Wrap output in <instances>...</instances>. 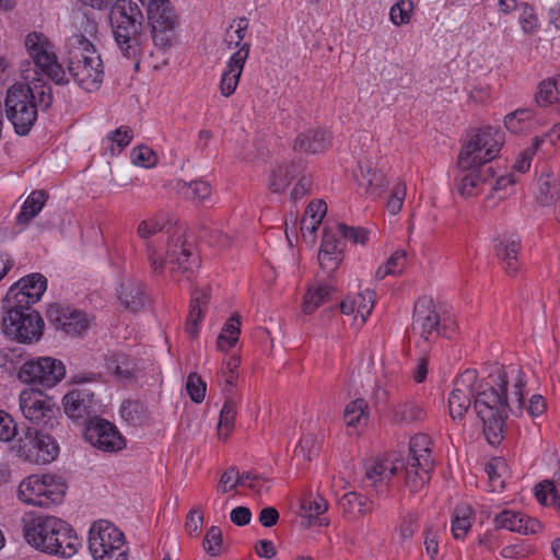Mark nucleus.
I'll use <instances>...</instances> for the list:
<instances>
[{
  "mask_svg": "<svg viewBox=\"0 0 560 560\" xmlns=\"http://www.w3.org/2000/svg\"><path fill=\"white\" fill-rule=\"evenodd\" d=\"M133 164L142 167H152L158 162V156L149 147L139 145L131 152Z\"/></svg>",
  "mask_w": 560,
  "mask_h": 560,
  "instance_id": "nucleus-53",
  "label": "nucleus"
},
{
  "mask_svg": "<svg viewBox=\"0 0 560 560\" xmlns=\"http://www.w3.org/2000/svg\"><path fill=\"white\" fill-rule=\"evenodd\" d=\"M68 72L75 83L86 92L100 89L103 78V62L94 45L83 35L73 34L68 38Z\"/></svg>",
  "mask_w": 560,
  "mask_h": 560,
  "instance_id": "nucleus-5",
  "label": "nucleus"
},
{
  "mask_svg": "<svg viewBox=\"0 0 560 560\" xmlns=\"http://www.w3.org/2000/svg\"><path fill=\"white\" fill-rule=\"evenodd\" d=\"M65 413L72 420L89 421L97 417V402L94 393L85 387L70 389L62 398Z\"/></svg>",
  "mask_w": 560,
  "mask_h": 560,
  "instance_id": "nucleus-19",
  "label": "nucleus"
},
{
  "mask_svg": "<svg viewBox=\"0 0 560 560\" xmlns=\"http://www.w3.org/2000/svg\"><path fill=\"white\" fill-rule=\"evenodd\" d=\"M66 368L61 361L45 357L25 362L19 377L25 383H37L45 387H51L62 380Z\"/></svg>",
  "mask_w": 560,
  "mask_h": 560,
  "instance_id": "nucleus-15",
  "label": "nucleus"
},
{
  "mask_svg": "<svg viewBox=\"0 0 560 560\" xmlns=\"http://www.w3.org/2000/svg\"><path fill=\"white\" fill-rule=\"evenodd\" d=\"M375 303V292L364 290L353 296H347L340 303V310L345 315H353V325L361 327L371 315Z\"/></svg>",
  "mask_w": 560,
  "mask_h": 560,
  "instance_id": "nucleus-23",
  "label": "nucleus"
},
{
  "mask_svg": "<svg viewBox=\"0 0 560 560\" xmlns=\"http://www.w3.org/2000/svg\"><path fill=\"white\" fill-rule=\"evenodd\" d=\"M504 142L503 132L495 127L485 126L472 130L464 143L457 160L460 170L490 166Z\"/></svg>",
  "mask_w": 560,
  "mask_h": 560,
  "instance_id": "nucleus-7",
  "label": "nucleus"
},
{
  "mask_svg": "<svg viewBox=\"0 0 560 560\" xmlns=\"http://www.w3.org/2000/svg\"><path fill=\"white\" fill-rule=\"evenodd\" d=\"M66 490L65 480L59 476L32 475L20 483L19 498L31 505L49 508L62 501Z\"/></svg>",
  "mask_w": 560,
  "mask_h": 560,
  "instance_id": "nucleus-12",
  "label": "nucleus"
},
{
  "mask_svg": "<svg viewBox=\"0 0 560 560\" xmlns=\"http://www.w3.org/2000/svg\"><path fill=\"white\" fill-rule=\"evenodd\" d=\"M203 524V516L200 511L194 509L191 510L186 517L185 522V530L190 536H197L199 534L200 528Z\"/></svg>",
  "mask_w": 560,
  "mask_h": 560,
  "instance_id": "nucleus-64",
  "label": "nucleus"
},
{
  "mask_svg": "<svg viewBox=\"0 0 560 560\" xmlns=\"http://www.w3.org/2000/svg\"><path fill=\"white\" fill-rule=\"evenodd\" d=\"M51 103V86L42 78H35L28 84L16 83L7 91V118L18 135L26 136L37 119L38 108L47 109Z\"/></svg>",
  "mask_w": 560,
  "mask_h": 560,
  "instance_id": "nucleus-3",
  "label": "nucleus"
},
{
  "mask_svg": "<svg viewBox=\"0 0 560 560\" xmlns=\"http://www.w3.org/2000/svg\"><path fill=\"white\" fill-rule=\"evenodd\" d=\"M409 462L424 463L428 462L429 466H434L431 457V440L425 434H417L410 439L409 442Z\"/></svg>",
  "mask_w": 560,
  "mask_h": 560,
  "instance_id": "nucleus-39",
  "label": "nucleus"
},
{
  "mask_svg": "<svg viewBox=\"0 0 560 560\" xmlns=\"http://www.w3.org/2000/svg\"><path fill=\"white\" fill-rule=\"evenodd\" d=\"M520 247V241L514 238H502L495 245L497 256L501 259L503 268L509 275L515 273L518 269L517 253Z\"/></svg>",
  "mask_w": 560,
  "mask_h": 560,
  "instance_id": "nucleus-32",
  "label": "nucleus"
},
{
  "mask_svg": "<svg viewBox=\"0 0 560 560\" xmlns=\"http://www.w3.org/2000/svg\"><path fill=\"white\" fill-rule=\"evenodd\" d=\"M21 524L25 541L40 552L70 558L81 546L72 527L59 517L28 513Z\"/></svg>",
  "mask_w": 560,
  "mask_h": 560,
  "instance_id": "nucleus-2",
  "label": "nucleus"
},
{
  "mask_svg": "<svg viewBox=\"0 0 560 560\" xmlns=\"http://www.w3.org/2000/svg\"><path fill=\"white\" fill-rule=\"evenodd\" d=\"M50 322L69 335H78L88 328L89 320L86 315L78 310L70 307L52 306L48 311Z\"/></svg>",
  "mask_w": 560,
  "mask_h": 560,
  "instance_id": "nucleus-22",
  "label": "nucleus"
},
{
  "mask_svg": "<svg viewBox=\"0 0 560 560\" xmlns=\"http://www.w3.org/2000/svg\"><path fill=\"white\" fill-rule=\"evenodd\" d=\"M343 244L340 238L337 237V233L326 231L323 236L322 246L319 252L328 254H340L342 255Z\"/></svg>",
  "mask_w": 560,
  "mask_h": 560,
  "instance_id": "nucleus-59",
  "label": "nucleus"
},
{
  "mask_svg": "<svg viewBox=\"0 0 560 560\" xmlns=\"http://www.w3.org/2000/svg\"><path fill=\"white\" fill-rule=\"evenodd\" d=\"M412 329L421 338L423 351L428 350L430 342L441 336L440 315L432 300L422 298L417 301L413 310Z\"/></svg>",
  "mask_w": 560,
  "mask_h": 560,
  "instance_id": "nucleus-16",
  "label": "nucleus"
},
{
  "mask_svg": "<svg viewBox=\"0 0 560 560\" xmlns=\"http://www.w3.org/2000/svg\"><path fill=\"white\" fill-rule=\"evenodd\" d=\"M164 234L165 237V255L153 241H149L147 246V257L150 268L154 275H161L164 271L165 264L170 265V272L176 279L177 273H190L198 268V257L191 242H188L184 231L180 229L168 228Z\"/></svg>",
  "mask_w": 560,
  "mask_h": 560,
  "instance_id": "nucleus-4",
  "label": "nucleus"
},
{
  "mask_svg": "<svg viewBox=\"0 0 560 560\" xmlns=\"http://www.w3.org/2000/svg\"><path fill=\"white\" fill-rule=\"evenodd\" d=\"M20 409L27 420L38 424L52 418L56 405L42 390L25 388L20 394Z\"/></svg>",
  "mask_w": 560,
  "mask_h": 560,
  "instance_id": "nucleus-18",
  "label": "nucleus"
},
{
  "mask_svg": "<svg viewBox=\"0 0 560 560\" xmlns=\"http://www.w3.org/2000/svg\"><path fill=\"white\" fill-rule=\"evenodd\" d=\"M301 508L303 510V516L313 520L324 514L328 509V504L324 498L317 495L304 500Z\"/></svg>",
  "mask_w": 560,
  "mask_h": 560,
  "instance_id": "nucleus-51",
  "label": "nucleus"
},
{
  "mask_svg": "<svg viewBox=\"0 0 560 560\" xmlns=\"http://www.w3.org/2000/svg\"><path fill=\"white\" fill-rule=\"evenodd\" d=\"M1 319L2 332L22 343L38 341L43 336L44 320L38 312L30 306L4 302Z\"/></svg>",
  "mask_w": 560,
  "mask_h": 560,
  "instance_id": "nucleus-9",
  "label": "nucleus"
},
{
  "mask_svg": "<svg viewBox=\"0 0 560 560\" xmlns=\"http://www.w3.org/2000/svg\"><path fill=\"white\" fill-rule=\"evenodd\" d=\"M18 453L26 462L48 464L57 458L59 446L50 435L27 428L24 436L19 439Z\"/></svg>",
  "mask_w": 560,
  "mask_h": 560,
  "instance_id": "nucleus-13",
  "label": "nucleus"
},
{
  "mask_svg": "<svg viewBox=\"0 0 560 560\" xmlns=\"http://www.w3.org/2000/svg\"><path fill=\"white\" fill-rule=\"evenodd\" d=\"M368 417V404L364 399H355L349 402L343 412V419L349 427L357 425Z\"/></svg>",
  "mask_w": 560,
  "mask_h": 560,
  "instance_id": "nucleus-47",
  "label": "nucleus"
},
{
  "mask_svg": "<svg viewBox=\"0 0 560 560\" xmlns=\"http://www.w3.org/2000/svg\"><path fill=\"white\" fill-rule=\"evenodd\" d=\"M560 196V179L551 172L541 173L536 180L535 199L542 206L553 205Z\"/></svg>",
  "mask_w": 560,
  "mask_h": 560,
  "instance_id": "nucleus-28",
  "label": "nucleus"
},
{
  "mask_svg": "<svg viewBox=\"0 0 560 560\" xmlns=\"http://www.w3.org/2000/svg\"><path fill=\"white\" fill-rule=\"evenodd\" d=\"M334 290L335 288L329 284L317 283L311 287L304 295L302 306L303 313H314L315 310H317L320 305L329 300V296Z\"/></svg>",
  "mask_w": 560,
  "mask_h": 560,
  "instance_id": "nucleus-34",
  "label": "nucleus"
},
{
  "mask_svg": "<svg viewBox=\"0 0 560 560\" xmlns=\"http://www.w3.org/2000/svg\"><path fill=\"white\" fill-rule=\"evenodd\" d=\"M536 101L540 106H548L556 102H560L557 80L542 81L538 86Z\"/></svg>",
  "mask_w": 560,
  "mask_h": 560,
  "instance_id": "nucleus-48",
  "label": "nucleus"
},
{
  "mask_svg": "<svg viewBox=\"0 0 560 560\" xmlns=\"http://www.w3.org/2000/svg\"><path fill=\"white\" fill-rule=\"evenodd\" d=\"M203 311L200 306L190 303L189 314L186 324L187 332L195 338L199 332V323L202 319Z\"/></svg>",
  "mask_w": 560,
  "mask_h": 560,
  "instance_id": "nucleus-63",
  "label": "nucleus"
},
{
  "mask_svg": "<svg viewBox=\"0 0 560 560\" xmlns=\"http://www.w3.org/2000/svg\"><path fill=\"white\" fill-rule=\"evenodd\" d=\"M119 413L127 423L133 427L143 425L149 419L147 408L139 400L124 401L120 406Z\"/></svg>",
  "mask_w": 560,
  "mask_h": 560,
  "instance_id": "nucleus-40",
  "label": "nucleus"
},
{
  "mask_svg": "<svg viewBox=\"0 0 560 560\" xmlns=\"http://www.w3.org/2000/svg\"><path fill=\"white\" fill-rule=\"evenodd\" d=\"M247 478V475H243V472H240L235 466H231L221 475L219 480V490L222 493H226L237 487H243L245 486Z\"/></svg>",
  "mask_w": 560,
  "mask_h": 560,
  "instance_id": "nucleus-46",
  "label": "nucleus"
},
{
  "mask_svg": "<svg viewBox=\"0 0 560 560\" xmlns=\"http://www.w3.org/2000/svg\"><path fill=\"white\" fill-rule=\"evenodd\" d=\"M16 435V424L12 417L0 410V441L9 442Z\"/></svg>",
  "mask_w": 560,
  "mask_h": 560,
  "instance_id": "nucleus-60",
  "label": "nucleus"
},
{
  "mask_svg": "<svg viewBox=\"0 0 560 560\" xmlns=\"http://www.w3.org/2000/svg\"><path fill=\"white\" fill-rule=\"evenodd\" d=\"M337 234L345 240H350L353 243L364 244L366 242V231L360 228L347 226L346 224H339L337 226Z\"/></svg>",
  "mask_w": 560,
  "mask_h": 560,
  "instance_id": "nucleus-61",
  "label": "nucleus"
},
{
  "mask_svg": "<svg viewBox=\"0 0 560 560\" xmlns=\"http://www.w3.org/2000/svg\"><path fill=\"white\" fill-rule=\"evenodd\" d=\"M84 435L94 447L104 452H117L126 445V441L117 427L100 417H93L89 421Z\"/></svg>",
  "mask_w": 560,
  "mask_h": 560,
  "instance_id": "nucleus-17",
  "label": "nucleus"
},
{
  "mask_svg": "<svg viewBox=\"0 0 560 560\" xmlns=\"http://www.w3.org/2000/svg\"><path fill=\"white\" fill-rule=\"evenodd\" d=\"M47 288V280L40 273H31L15 282L8 291L4 302L30 306L39 301Z\"/></svg>",
  "mask_w": 560,
  "mask_h": 560,
  "instance_id": "nucleus-21",
  "label": "nucleus"
},
{
  "mask_svg": "<svg viewBox=\"0 0 560 560\" xmlns=\"http://www.w3.org/2000/svg\"><path fill=\"white\" fill-rule=\"evenodd\" d=\"M140 2L148 7V19L154 44L160 47L168 46L176 25L173 5L168 0H140Z\"/></svg>",
  "mask_w": 560,
  "mask_h": 560,
  "instance_id": "nucleus-14",
  "label": "nucleus"
},
{
  "mask_svg": "<svg viewBox=\"0 0 560 560\" xmlns=\"http://www.w3.org/2000/svg\"><path fill=\"white\" fill-rule=\"evenodd\" d=\"M418 528V517L416 514L408 513L401 520V523L398 527V534L400 538V542L404 544L411 539L415 532Z\"/></svg>",
  "mask_w": 560,
  "mask_h": 560,
  "instance_id": "nucleus-58",
  "label": "nucleus"
},
{
  "mask_svg": "<svg viewBox=\"0 0 560 560\" xmlns=\"http://www.w3.org/2000/svg\"><path fill=\"white\" fill-rule=\"evenodd\" d=\"M222 544V533L217 526H211L205 537L203 548L211 556H218Z\"/></svg>",
  "mask_w": 560,
  "mask_h": 560,
  "instance_id": "nucleus-56",
  "label": "nucleus"
},
{
  "mask_svg": "<svg viewBox=\"0 0 560 560\" xmlns=\"http://www.w3.org/2000/svg\"><path fill=\"white\" fill-rule=\"evenodd\" d=\"M186 389L191 400L199 404L205 399L207 385L198 374L191 373L187 377Z\"/></svg>",
  "mask_w": 560,
  "mask_h": 560,
  "instance_id": "nucleus-52",
  "label": "nucleus"
},
{
  "mask_svg": "<svg viewBox=\"0 0 560 560\" xmlns=\"http://www.w3.org/2000/svg\"><path fill=\"white\" fill-rule=\"evenodd\" d=\"M303 171L304 166L301 163L278 165L270 174L269 189L276 194L284 191L291 180L299 177Z\"/></svg>",
  "mask_w": 560,
  "mask_h": 560,
  "instance_id": "nucleus-29",
  "label": "nucleus"
},
{
  "mask_svg": "<svg viewBox=\"0 0 560 560\" xmlns=\"http://www.w3.org/2000/svg\"><path fill=\"white\" fill-rule=\"evenodd\" d=\"M474 513L470 505L463 503L456 506L452 520V533L456 539L463 538L471 527Z\"/></svg>",
  "mask_w": 560,
  "mask_h": 560,
  "instance_id": "nucleus-41",
  "label": "nucleus"
},
{
  "mask_svg": "<svg viewBox=\"0 0 560 560\" xmlns=\"http://www.w3.org/2000/svg\"><path fill=\"white\" fill-rule=\"evenodd\" d=\"M464 174L460 177L458 191L464 197H472L483 190L493 178L491 166H476L470 170H460Z\"/></svg>",
  "mask_w": 560,
  "mask_h": 560,
  "instance_id": "nucleus-25",
  "label": "nucleus"
},
{
  "mask_svg": "<svg viewBox=\"0 0 560 560\" xmlns=\"http://www.w3.org/2000/svg\"><path fill=\"white\" fill-rule=\"evenodd\" d=\"M525 385V373L517 365L495 368L481 383L477 371L467 369L454 382L450 416L460 420L475 396L474 409L483 424V434L489 444L497 445L503 439L509 413L523 415Z\"/></svg>",
  "mask_w": 560,
  "mask_h": 560,
  "instance_id": "nucleus-1",
  "label": "nucleus"
},
{
  "mask_svg": "<svg viewBox=\"0 0 560 560\" xmlns=\"http://www.w3.org/2000/svg\"><path fill=\"white\" fill-rule=\"evenodd\" d=\"M402 467L399 458H375L365 463L362 485L382 492L387 488L392 477Z\"/></svg>",
  "mask_w": 560,
  "mask_h": 560,
  "instance_id": "nucleus-20",
  "label": "nucleus"
},
{
  "mask_svg": "<svg viewBox=\"0 0 560 560\" xmlns=\"http://www.w3.org/2000/svg\"><path fill=\"white\" fill-rule=\"evenodd\" d=\"M342 260V255L337 254H328V253H318V261L322 270L327 273V276H331L337 268L339 267Z\"/></svg>",
  "mask_w": 560,
  "mask_h": 560,
  "instance_id": "nucleus-62",
  "label": "nucleus"
},
{
  "mask_svg": "<svg viewBox=\"0 0 560 560\" xmlns=\"http://www.w3.org/2000/svg\"><path fill=\"white\" fill-rule=\"evenodd\" d=\"M498 528L516 532L523 535L535 534L540 528V523L536 518H532L512 510H504L498 513L493 518Z\"/></svg>",
  "mask_w": 560,
  "mask_h": 560,
  "instance_id": "nucleus-24",
  "label": "nucleus"
},
{
  "mask_svg": "<svg viewBox=\"0 0 560 560\" xmlns=\"http://www.w3.org/2000/svg\"><path fill=\"white\" fill-rule=\"evenodd\" d=\"M236 417V402L233 398L228 397L220 411L218 423V436L225 440L234 428Z\"/></svg>",
  "mask_w": 560,
  "mask_h": 560,
  "instance_id": "nucleus-43",
  "label": "nucleus"
},
{
  "mask_svg": "<svg viewBox=\"0 0 560 560\" xmlns=\"http://www.w3.org/2000/svg\"><path fill=\"white\" fill-rule=\"evenodd\" d=\"M248 22L245 18L234 20L224 35V43L230 49L237 50L230 57L226 69L223 71L220 81L221 94L225 97L231 96L238 84L244 65L249 55V43H243L247 32Z\"/></svg>",
  "mask_w": 560,
  "mask_h": 560,
  "instance_id": "nucleus-8",
  "label": "nucleus"
},
{
  "mask_svg": "<svg viewBox=\"0 0 560 560\" xmlns=\"http://www.w3.org/2000/svg\"><path fill=\"white\" fill-rule=\"evenodd\" d=\"M339 506L343 515L350 520H354L360 515H364L371 511L370 503L366 498L350 491L339 499Z\"/></svg>",
  "mask_w": 560,
  "mask_h": 560,
  "instance_id": "nucleus-33",
  "label": "nucleus"
},
{
  "mask_svg": "<svg viewBox=\"0 0 560 560\" xmlns=\"http://www.w3.org/2000/svg\"><path fill=\"white\" fill-rule=\"evenodd\" d=\"M330 145V136L320 128H311L300 133L294 141V150L305 153H319Z\"/></svg>",
  "mask_w": 560,
  "mask_h": 560,
  "instance_id": "nucleus-27",
  "label": "nucleus"
},
{
  "mask_svg": "<svg viewBox=\"0 0 560 560\" xmlns=\"http://www.w3.org/2000/svg\"><path fill=\"white\" fill-rule=\"evenodd\" d=\"M109 23L122 56L127 59L136 58L143 25V14L139 5L131 0H116L109 11Z\"/></svg>",
  "mask_w": 560,
  "mask_h": 560,
  "instance_id": "nucleus-6",
  "label": "nucleus"
},
{
  "mask_svg": "<svg viewBox=\"0 0 560 560\" xmlns=\"http://www.w3.org/2000/svg\"><path fill=\"white\" fill-rule=\"evenodd\" d=\"M424 418V408L416 400L400 401L393 408V420L398 424H411Z\"/></svg>",
  "mask_w": 560,
  "mask_h": 560,
  "instance_id": "nucleus-30",
  "label": "nucleus"
},
{
  "mask_svg": "<svg viewBox=\"0 0 560 560\" xmlns=\"http://www.w3.org/2000/svg\"><path fill=\"white\" fill-rule=\"evenodd\" d=\"M106 368L119 380H129L136 372V363L124 353H112L106 357Z\"/></svg>",
  "mask_w": 560,
  "mask_h": 560,
  "instance_id": "nucleus-37",
  "label": "nucleus"
},
{
  "mask_svg": "<svg viewBox=\"0 0 560 560\" xmlns=\"http://www.w3.org/2000/svg\"><path fill=\"white\" fill-rule=\"evenodd\" d=\"M413 3L411 0H400L394 4L389 12L390 21L395 25L406 24L410 21Z\"/></svg>",
  "mask_w": 560,
  "mask_h": 560,
  "instance_id": "nucleus-50",
  "label": "nucleus"
},
{
  "mask_svg": "<svg viewBox=\"0 0 560 560\" xmlns=\"http://www.w3.org/2000/svg\"><path fill=\"white\" fill-rule=\"evenodd\" d=\"M535 124L534 113L528 108H518L504 117L505 128L513 133L529 130Z\"/></svg>",
  "mask_w": 560,
  "mask_h": 560,
  "instance_id": "nucleus-36",
  "label": "nucleus"
},
{
  "mask_svg": "<svg viewBox=\"0 0 560 560\" xmlns=\"http://www.w3.org/2000/svg\"><path fill=\"white\" fill-rule=\"evenodd\" d=\"M159 232L165 233L166 231H164V223L158 218L141 221L137 230L138 235L144 240L155 235ZM165 236H167V234H162V238Z\"/></svg>",
  "mask_w": 560,
  "mask_h": 560,
  "instance_id": "nucleus-55",
  "label": "nucleus"
},
{
  "mask_svg": "<svg viewBox=\"0 0 560 560\" xmlns=\"http://www.w3.org/2000/svg\"><path fill=\"white\" fill-rule=\"evenodd\" d=\"M405 469L406 487L410 492H417L430 480V472L433 466H429V463L425 460L422 464L408 462Z\"/></svg>",
  "mask_w": 560,
  "mask_h": 560,
  "instance_id": "nucleus-31",
  "label": "nucleus"
},
{
  "mask_svg": "<svg viewBox=\"0 0 560 560\" xmlns=\"http://www.w3.org/2000/svg\"><path fill=\"white\" fill-rule=\"evenodd\" d=\"M177 194L191 201H203L211 194L210 185L205 180L185 182L178 179L175 185Z\"/></svg>",
  "mask_w": 560,
  "mask_h": 560,
  "instance_id": "nucleus-35",
  "label": "nucleus"
},
{
  "mask_svg": "<svg viewBox=\"0 0 560 560\" xmlns=\"http://www.w3.org/2000/svg\"><path fill=\"white\" fill-rule=\"evenodd\" d=\"M360 173L369 190H375L385 185L384 175L369 163H360Z\"/></svg>",
  "mask_w": 560,
  "mask_h": 560,
  "instance_id": "nucleus-49",
  "label": "nucleus"
},
{
  "mask_svg": "<svg viewBox=\"0 0 560 560\" xmlns=\"http://www.w3.org/2000/svg\"><path fill=\"white\" fill-rule=\"evenodd\" d=\"M120 304L131 312L140 311L145 303L142 283L132 277H122L117 291Z\"/></svg>",
  "mask_w": 560,
  "mask_h": 560,
  "instance_id": "nucleus-26",
  "label": "nucleus"
},
{
  "mask_svg": "<svg viewBox=\"0 0 560 560\" xmlns=\"http://www.w3.org/2000/svg\"><path fill=\"white\" fill-rule=\"evenodd\" d=\"M407 266V253L398 249L392 254L387 261L380 266L375 272L377 280L384 279L386 276L400 275Z\"/></svg>",
  "mask_w": 560,
  "mask_h": 560,
  "instance_id": "nucleus-44",
  "label": "nucleus"
},
{
  "mask_svg": "<svg viewBox=\"0 0 560 560\" xmlns=\"http://www.w3.org/2000/svg\"><path fill=\"white\" fill-rule=\"evenodd\" d=\"M506 464L502 457H494L490 459L485 470L488 475L491 491H500L504 488V480L502 479V472L505 470Z\"/></svg>",
  "mask_w": 560,
  "mask_h": 560,
  "instance_id": "nucleus-45",
  "label": "nucleus"
},
{
  "mask_svg": "<svg viewBox=\"0 0 560 560\" xmlns=\"http://www.w3.org/2000/svg\"><path fill=\"white\" fill-rule=\"evenodd\" d=\"M240 326H241V322H240L238 315H233L224 324V326L218 337V340H217L218 348L221 351H228L232 347L235 346V343L238 340L240 332H241Z\"/></svg>",
  "mask_w": 560,
  "mask_h": 560,
  "instance_id": "nucleus-42",
  "label": "nucleus"
},
{
  "mask_svg": "<svg viewBox=\"0 0 560 560\" xmlns=\"http://www.w3.org/2000/svg\"><path fill=\"white\" fill-rule=\"evenodd\" d=\"M88 542L94 560H128L124 533L108 521L92 523Z\"/></svg>",
  "mask_w": 560,
  "mask_h": 560,
  "instance_id": "nucleus-11",
  "label": "nucleus"
},
{
  "mask_svg": "<svg viewBox=\"0 0 560 560\" xmlns=\"http://www.w3.org/2000/svg\"><path fill=\"white\" fill-rule=\"evenodd\" d=\"M406 198V185L398 182L392 190V194L386 203V209L392 215H396L402 208L404 200Z\"/></svg>",
  "mask_w": 560,
  "mask_h": 560,
  "instance_id": "nucleus-54",
  "label": "nucleus"
},
{
  "mask_svg": "<svg viewBox=\"0 0 560 560\" xmlns=\"http://www.w3.org/2000/svg\"><path fill=\"white\" fill-rule=\"evenodd\" d=\"M24 46L37 75H44L59 85L69 82L67 72L58 60L56 46L45 34L31 32L24 39Z\"/></svg>",
  "mask_w": 560,
  "mask_h": 560,
  "instance_id": "nucleus-10",
  "label": "nucleus"
},
{
  "mask_svg": "<svg viewBox=\"0 0 560 560\" xmlns=\"http://www.w3.org/2000/svg\"><path fill=\"white\" fill-rule=\"evenodd\" d=\"M47 196L43 190L32 191L23 203L21 212L18 214V222L20 224L28 223L35 218L43 207L45 206Z\"/></svg>",
  "mask_w": 560,
  "mask_h": 560,
  "instance_id": "nucleus-38",
  "label": "nucleus"
},
{
  "mask_svg": "<svg viewBox=\"0 0 560 560\" xmlns=\"http://www.w3.org/2000/svg\"><path fill=\"white\" fill-rule=\"evenodd\" d=\"M243 475L248 476L244 487L249 488L253 492L257 494H262L269 491L270 480L267 477L252 471H243Z\"/></svg>",
  "mask_w": 560,
  "mask_h": 560,
  "instance_id": "nucleus-57",
  "label": "nucleus"
}]
</instances>
